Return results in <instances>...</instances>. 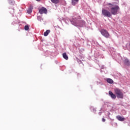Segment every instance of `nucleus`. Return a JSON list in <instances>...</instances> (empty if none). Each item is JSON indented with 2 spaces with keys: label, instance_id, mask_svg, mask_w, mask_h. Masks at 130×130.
<instances>
[{
  "label": "nucleus",
  "instance_id": "423d86ee",
  "mask_svg": "<svg viewBox=\"0 0 130 130\" xmlns=\"http://www.w3.org/2000/svg\"><path fill=\"white\" fill-rule=\"evenodd\" d=\"M109 94L111 97V98H112V99H116V95L115 94L113 93V92H112V91H109Z\"/></svg>",
  "mask_w": 130,
  "mask_h": 130
},
{
  "label": "nucleus",
  "instance_id": "f257e3e1",
  "mask_svg": "<svg viewBox=\"0 0 130 130\" xmlns=\"http://www.w3.org/2000/svg\"><path fill=\"white\" fill-rule=\"evenodd\" d=\"M108 6H109L111 15H117V13L120 9L119 6L117 5L114 6V5L111 4V3L108 4Z\"/></svg>",
  "mask_w": 130,
  "mask_h": 130
},
{
  "label": "nucleus",
  "instance_id": "f03ea898",
  "mask_svg": "<svg viewBox=\"0 0 130 130\" xmlns=\"http://www.w3.org/2000/svg\"><path fill=\"white\" fill-rule=\"evenodd\" d=\"M114 92L117 98L123 99V92H122V90L118 88H116L114 89Z\"/></svg>",
  "mask_w": 130,
  "mask_h": 130
},
{
  "label": "nucleus",
  "instance_id": "2eb2a0df",
  "mask_svg": "<svg viewBox=\"0 0 130 130\" xmlns=\"http://www.w3.org/2000/svg\"><path fill=\"white\" fill-rule=\"evenodd\" d=\"M24 30H25L26 31H28V30H29V26L25 25L24 27Z\"/></svg>",
  "mask_w": 130,
  "mask_h": 130
},
{
  "label": "nucleus",
  "instance_id": "f3484780",
  "mask_svg": "<svg viewBox=\"0 0 130 130\" xmlns=\"http://www.w3.org/2000/svg\"><path fill=\"white\" fill-rule=\"evenodd\" d=\"M37 2H40L41 0H36Z\"/></svg>",
  "mask_w": 130,
  "mask_h": 130
},
{
  "label": "nucleus",
  "instance_id": "4468645a",
  "mask_svg": "<svg viewBox=\"0 0 130 130\" xmlns=\"http://www.w3.org/2000/svg\"><path fill=\"white\" fill-rule=\"evenodd\" d=\"M51 1L53 4H58L59 3V0H51Z\"/></svg>",
  "mask_w": 130,
  "mask_h": 130
},
{
  "label": "nucleus",
  "instance_id": "dca6fc26",
  "mask_svg": "<svg viewBox=\"0 0 130 130\" xmlns=\"http://www.w3.org/2000/svg\"><path fill=\"white\" fill-rule=\"evenodd\" d=\"M105 121H106L105 119H104V118H102V121H103V122H105Z\"/></svg>",
  "mask_w": 130,
  "mask_h": 130
},
{
  "label": "nucleus",
  "instance_id": "0eeeda50",
  "mask_svg": "<svg viewBox=\"0 0 130 130\" xmlns=\"http://www.w3.org/2000/svg\"><path fill=\"white\" fill-rule=\"evenodd\" d=\"M117 119L119 120V121H124L125 120V118L123 117H121L119 115L116 116Z\"/></svg>",
  "mask_w": 130,
  "mask_h": 130
},
{
  "label": "nucleus",
  "instance_id": "6e6552de",
  "mask_svg": "<svg viewBox=\"0 0 130 130\" xmlns=\"http://www.w3.org/2000/svg\"><path fill=\"white\" fill-rule=\"evenodd\" d=\"M32 10H33V6H30L28 8V9L27 10L28 14H31V13H32Z\"/></svg>",
  "mask_w": 130,
  "mask_h": 130
},
{
  "label": "nucleus",
  "instance_id": "20e7f679",
  "mask_svg": "<svg viewBox=\"0 0 130 130\" xmlns=\"http://www.w3.org/2000/svg\"><path fill=\"white\" fill-rule=\"evenodd\" d=\"M101 33L103 36H104L106 38H109V33L107 30L104 29H102L101 30Z\"/></svg>",
  "mask_w": 130,
  "mask_h": 130
},
{
  "label": "nucleus",
  "instance_id": "ddd939ff",
  "mask_svg": "<svg viewBox=\"0 0 130 130\" xmlns=\"http://www.w3.org/2000/svg\"><path fill=\"white\" fill-rule=\"evenodd\" d=\"M124 62L127 66H128L130 64L129 60H128V59H125L124 60Z\"/></svg>",
  "mask_w": 130,
  "mask_h": 130
},
{
  "label": "nucleus",
  "instance_id": "39448f33",
  "mask_svg": "<svg viewBox=\"0 0 130 130\" xmlns=\"http://www.w3.org/2000/svg\"><path fill=\"white\" fill-rule=\"evenodd\" d=\"M39 13L41 15H42V14H47V9L44 7H42L39 10Z\"/></svg>",
  "mask_w": 130,
  "mask_h": 130
},
{
  "label": "nucleus",
  "instance_id": "7ed1b4c3",
  "mask_svg": "<svg viewBox=\"0 0 130 130\" xmlns=\"http://www.w3.org/2000/svg\"><path fill=\"white\" fill-rule=\"evenodd\" d=\"M102 14L105 17H107L108 18H110L112 16L111 13L106 9H102Z\"/></svg>",
  "mask_w": 130,
  "mask_h": 130
},
{
  "label": "nucleus",
  "instance_id": "9d476101",
  "mask_svg": "<svg viewBox=\"0 0 130 130\" xmlns=\"http://www.w3.org/2000/svg\"><path fill=\"white\" fill-rule=\"evenodd\" d=\"M62 55H63V58H64V59H66L67 60H68V59H69V57L67 55V53H63Z\"/></svg>",
  "mask_w": 130,
  "mask_h": 130
},
{
  "label": "nucleus",
  "instance_id": "1a4fd4ad",
  "mask_svg": "<svg viewBox=\"0 0 130 130\" xmlns=\"http://www.w3.org/2000/svg\"><path fill=\"white\" fill-rule=\"evenodd\" d=\"M79 3V0H72V4L73 6H76Z\"/></svg>",
  "mask_w": 130,
  "mask_h": 130
},
{
  "label": "nucleus",
  "instance_id": "9b49d317",
  "mask_svg": "<svg viewBox=\"0 0 130 130\" xmlns=\"http://www.w3.org/2000/svg\"><path fill=\"white\" fill-rule=\"evenodd\" d=\"M107 82L109 84H113V80L110 78H108L107 79Z\"/></svg>",
  "mask_w": 130,
  "mask_h": 130
},
{
  "label": "nucleus",
  "instance_id": "f8f14e48",
  "mask_svg": "<svg viewBox=\"0 0 130 130\" xmlns=\"http://www.w3.org/2000/svg\"><path fill=\"white\" fill-rule=\"evenodd\" d=\"M50 33V30H47L44 33V36H47Z\"/></svg>",
  "mask_w": 130,
  "mask_h": 130
}]
</instances>
